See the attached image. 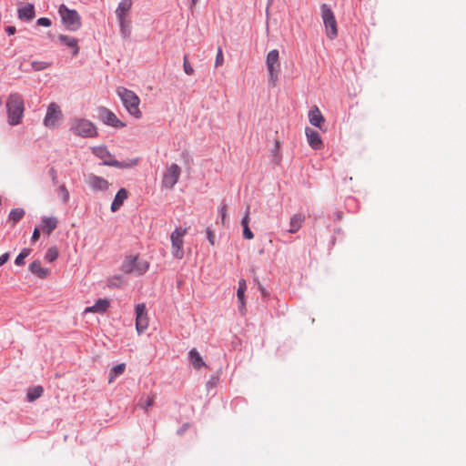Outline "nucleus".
I'll use <instances>...</instances> for the list:
<instances>
[{"label": "nucleus", "mask_w": 466, "mask_h": 466, "mask_svg": "<svg viewBox=\"0 0 466 466\" xmlns=\"http://www.w3.org/2000/svg\"><path fill=\"white\" fill-rule=\"evenodd\" d=\"M8 123L15 126L21 123L25 106L22 96L18 94H11L6 101Z\"/></svg>", "instance_id": "obj_1"}, {"label": "nucleus", "mask_w": 466, "mask_h": 466, "mask_svg": "<svg viewBox=\"0 0 466 466\" xmlns=\"http://www.w3.org/2000/svg\"><path fill=\"white\" fill-rule=\"evenodd\" d=\"M116 93L127 112L136 118H141L142 112L139 109L140 99L135 92L120 86L116 89Z\"/></svg>", "instance_id": "obj_2"}, {"label": "nucleus", "mask_w": 466, "mask_h": 466, "mask_svg": "<svg viewBox=\"0 0 466 466\" xmlns=\"http://www.w3.org/2000/svg\"><path fill=\"white\" fill-rule=\"evenodd\" d=\"M149 263L139 257V255L127 256L121 266V269L126 274H134L141 276L147 271Z\"/></svg>", "instance_id": "obj_3"}, {"label": "nucleus", "mask_w": 466, "mask_h": 466, "mask_svg": "<svg viewBox=\"0 0 466 466\" xmlns=\"http://www.w3.org/2000/svg\"><path fill=\"white\" fill-rule=\"evenodd\" d=\"M320 11L326 35L329 39L333 40L338 36V24L335 15L327 4L321 5Z\"/></svg>", "instance_id": "obj_4"}, {"label": "nucleus", "mask_w": 466, "mask_h": 466, "mask_svg": "<svg viewBox=\"0 0 466 466\" xmlns=\"http://www.w3.org/2000/svg\"><path fill=\"white\" fill-rule=\"evenodd\" d=\"M70 129L75 135L82 137H94L97 135L96 126L91 121L84 118L74 119Z\"/></svg>", "instance_id": "obj_5"}, {"label": "nucleus", "mask_w": 466, "mask_h": 466, "mask_svg": "<svg viewBox=\"0 0 466 466\" xmlns=\"http://www.w3.org/2000/svg\"><path fill=\"white\" fill-rule=\"evenodd\" d=\"M58 13L66 29L76 31L81 26V18L76 10H71L65 5H61Z\"/></svg>", "instance_id": "obj_6"}, {"label": "nucleus", "mask_w": 466, "mask_h": 466, "mask_svg": "<svg viewBox=\"0 0 466 466\" xmlns=\"http://www.w3.org/2000/svg\"><path fill=\"white\" fill-rule=\"evenodd\" d=\"M63 112L56 103H50L44 118V126L47 128H56L63 120Z\"/></svg>", "instance_id": "obj_7"}, {"label": "nucleus", "mask_w": 466, "mask_h": 466, "mask_svg": "<svg viewBox=\"0 0 466 466\" xmlns=\"http://www.w3.org/2000/svg\"><path fill=\"white\" fill-rule=\"evenodd\" d=\"M187 229L177 228L170 236L172 244V254L175 258L181 259L184 256L183 244Z\"/></svg>", "instance_id": "obj_8"}, {"label": "nucleus", "mask_w": 466, "mask_h": 466, "mask_svg": "<svg viewBox=\"0 0 466 466\" xmlns=\"http://www.w3.org/2000/svg\"><path fill=\"white\" fill-rule=\"evenodd\" d=\"M279 55L277 49L268 52L266 58V65L269 74V78L273 86H275L279 73Z\"/></svg>", "instance_id": "obj_9"}, {"label": "nucleus", "mask_w": 466, "mask_h": 466, "mask_svg": "<svg viewBox=\"0 0 466 466\" xmlns=\"http://www.w3.org/2000/svg\"><path fill=\"white\" fill-rule=\"evenodd\" d=\"M181 175V168L177 164H171L167 167L162 177V186L171 189L177 183Z\"/></svg>", "instance_id": "obj_10"}, {"label": "nucleus", "mask_w": 466, "mask_h": 466, "mask_svg": "<svg viewBox=\"0 0 466 466\" xmlns=\"http://www.w3.org/2000/svg\"><path fill=\"white\" fill-rule=\"evenodd\" d=\"M92 152L95 156L100 158L103 161V165L116 167H126L127 166L118 162L114 158V157L110 154L106 147H92Z\"/></svg>", "instance_id": "obj_11"}, {"label": "nucleus", "mask_w": 466, "mask_h": 466, "mask_svg": "<svg viewBox=\"0 0 466 466\" xmlns=\"http://www.w3.org/2000/svg\"><path fill=\"white\" fill-rule=\"evenodd\" d=\"M149 319L144 303L136 306V329L138 334H141L148 328Z\"/></svg>", "instance_id": "obj_12"}, {"label": "nucleus", "mask_w": 466, "mask_h": 466, "mask_svg": "<svg viewBox=\"0 0 466 466\" xmlns=\"http://www.w3.org/2000/svg\"><path fill=\"white\" fill-rule=\"evenodd\" d=\"M86 183L95 192L106 191L110 186V183L106 178L95 174L87 175L86 177Z\"/></svg>", "instance_id": "obj_13"}, {"label": "nucleus", "mask_w": 466, "mask_h": 466, "mask_svg": "<svg viewBox=\"0 0 466 466\" xmlns=\"http://www.w3.org/2000/svg\"><path fill=\"white\" fill-rule=\"evenodd\" d=\"M305 133H306L308 143L313 149L319 150L323 147L322 139L317 131H315L309 127H306Z\"/></svg>", "instance_id": "obj_14"}, {"label": "nucleus", "mask_w": 466, "mask_h": 466, "mask_svg": "<svg viewBox=\"0 0 466 466\" xmlns=\"http://www.w3.org/2000/svg\"><path fill=\"white\" fill-rule=\"evenodd\" d=\"M110 306V300L107 299H99L93 306L85 309L84 313H105Z\"/></svg>", "instance_id": "obj_15"}, {"label": "nucleus", "mask_w": 466, "mask_h": 466, "mask_svg": "<svg viewBox=\"0 0 466 466\" xmlns=\"http://www.w3.org/2000/svg\"><path fill=\"white\" fill-rule=\"evenodd\" d=\"M309 120L312 126H315L319 129L322 128L325 118L317 106H312L309 111Z\"/></svg>", "instance_id": "obj_16"}, {"label": "nucleus", "mask_w": 466, "mask_h": 466, "mask_svg": "<svg viewBox=\"0 0 466 466\" xmlns=\"http://www.w3.org/2000/svg\"><path fill=\"white\" fill-rule=\"evenodd\" d=\"M58 225V219L56 217L51 216V217H43L41 219V230L50 235L53 230H55L57 228Z\"/></svg>", "instance_id": "obj_17"}, {"label": "nucleus", "mask_w": 466, "mask_h": 466, "mask_svg": "<svg viewBox=\"0 0 466 466\" xmlns=\"http://www.w3.org/2000/svg\"><path fill=\"white\" fill-rule=\"evenodd\" d=\"M58 40L61 42V44H63L72 49L73 56L78 55L79 46H78V41L76 38H75L73 36L60 35H58Z\"/></svg>", "instance_id": "obj_18"}, {"label": "nucleus", "mask_w": 466, "mask_h": 466, "mask_svg": "<svg viewBox=\"0 0 466 466\" xmlns=\"http://www.w3.org/2000/svg\"><path fill=\"white\" fill-rule=\"evenodd\" d=\"M30 271L40 279H46L49 276L50 270L44 268L39 260L33 261L29 266Z\"/></svg>", "instance_id": "obj_19"}, {"label": "nucleus", "mask_w": 466, "mask_h": 466, "mask_svg": "<svg viewBox=\"0 0 466 466\" xmlns=\"http://www.w3.org/2000/svg\"><path fill=\"white\" fill-rule=\"evenodd\" d=\"M128 193L126 188H120L117 193L115 196V198L111 204V211L116 212L117 211L121 206L123 205L124 201L127 198Z\"/></svg>", "instance_id": "obj_20"}, {"label": "nucleus", "mask_w": 466, "mask_h": 466, "mask_svg": "<svg viewBox=\"0 0 466 466\" xmlns=\"http://www.w3.org/2000/svg\"><path fill=\"white\" fill-rule=\"evenodd\" d=\"M132 0H121L116 10V15L117 16L118 21H122L124 17L127 16L132 7Z\"/></svg>", "instance_id": "obj_21"}, {"label": "nucleus", "mask_w": 466, "mask_h": 466, "mask_svg": "<svg viewBox=\"0 0 466 466\" xmlns=\"http://www.w3.org/2000/svg\"><path fill=\"white\" fill-rule=\"evenodd\" d=\"M305 221V215L302 213L294 214L289 220V233H296L299 230Z\"/></svg>", "instance_id": "obj_22"}, {"label": "nucleus", "mask_w": 466, "mask_h": 466, "mask_svg": "<svg viewBox=\"0 0 466 466\" xmlns=\"http://www.w3.org/2000/svg\"><path fill=\"white\" fill-rule=\"evenodd\" d=\"M100 116L103 121L107 125L117 127L120 123L116 116L107 109L101 110Z\"/></svg>", "instance_id": "obj_23"}, {"label": "nucleus", "mask_w": 466, "mask_h": 466, "mask_svg": "<svg viewBox=\"0 0 466 466\" xmlns=\"http://www.w3.org/2000/svg\"><path fill=\"white\" fill-rule=\"evenodd\" d=\"M18 17L22 20L30 21L35 17V8L31 4H27L25 6L18 10Z\"/></svg>", "instance_id": "obj_24"}, {"label": "nucleus", "mask_w": 466, "mask_h": 466, "mask_svg": "<svg viewBox=\"0 0 466 466\" xmlns=\"http://www.w3.org/2000/svg\"><path fill=\"white\" fill-rule=\"evenodd\" d=\"M25 214V211L22 208H13L8 214L7 221L14 226L24 218Z\"/></svg>", "instance_id": "obj_25"}, {"label": "nucleus", "mask_w": 466, "mask_h": 466, "mask_svg": "<svg viewBox=\"0 0 466 466\" xmlns=\"http://www.w3.org/2000/svg\"><path fill=\"white\" fill-rule=\"evenodd\" d=\"M188 358L196 370H199L200 368L205 366V362L197 350H191L188 353Z\"/></svg>", "instance_id": "obj_26"}, {"label": "nucleus", "mask_w": 466, "mask_h": 466, "mask_svg": "<svg viewBox=\"0 0 466 466\" xmlns=\"http://www.w3.org/2000/svg\"><path fill=\"white\" fill-rule=\"evenodd\" d=\"M246 289H247V284H246L245 279H240L238 281V291H237V296H238V299L240 303V306H239L240 310L245 309L244 293H245Z\"/></svg>", "instance_id": "obj_27"}, {"label": "nucleus", "mask_w": 466, "mask_h": 466, "mask_svg": "<svg viewBox=\"0 0 466 466\" xmlns=\"http://www.w3.org/2000/svg\"><path fill=\"white\" fill-rule=\"evenodd\" d=\"M44 392V389L42 386H35L28 390L26 394V399L28 401L32 402L36 399L40 398Z\"/></svg>", "instance_id": "obj_28"}, {"label": "nucleus", "mask_w": 466, "mask_h": 466, "mask_svg": "<svg viewBox=\"0 0 466 466\" xmlns=\"http://www.w3.org/2000/svg\"><path fill=\"white\" fill-rule=\"evenodd\" d=\"M125 369L126 365L124 363L115 366L110 371L108 382L112 383L116 377L122 375L125 371Z\"/></svg>", "instance_id": "obj_29"}, {"label": "nucleus", "mask_w": 466, "mask_h": 466, "mask_svg": "<svg viewBox=\"0 0 466 466\" xmlns=\"http://www.w3.org/2000/svg\"><path fill=\"white\" fill-rule=\"evenodd\" d=\"M154 395H147L146 398H141L138 406L147 411V409L154 404Z\"/></svg>", "instance_id": "obj_30"}, {"label": "nucleus", "mask_w": 466, "mask_h": 466, "mask_svg": "<svg viewBox=\"0 0 466 466\" xmlns=\"http://www.w3.org/2000/svg\"><path fill=\"white\" fill-rule=\"evenodd\" d=\"M57 194L61 198L62 202L66 204L69 201V191L65 185H60L57 189Z\"/></svg>", "instance_id": "obj_31"}, {"label": "nucleus", "mask_w": 466, "mask_h": 466, "mask_svg": "<svg viewBox=\"0 0 466 466\" xmlns=\"http://www.w3.org/2000/svg\"><path fill=\"white\" fill-rule=\"evenodd\" d=\"M58 249L56 247H51L46 250L45 259L48 262H54L58 258Z\"/></svg>", "instance_id": "obj_32"}, {"label": "nucleus", "mask_w": 466, "mask_h": 466, "mask_svg": "<svg viewBox=\"0 0 466 466\" xmlns=\"http://www.w3.org/2000/svg\"><path fill=\"white\" fill-rule=\"evenodd\" d=\"M30 252H31V250L29 248L22 249L20 254L16 257L15 263L17 266H23L25 264V258L29 256Z\"/></svg>", "instance_id": "obj_33"}, {"label": "nucleus", "mask_w": 466, "mask_h": 466, "mask_svg": "<svg viewBox=\"0 0 466 466\" xmlns=\"http://www.w3.org/2000/svg\"><path fill=\"white\" fill-rule=\"evenodd\" d=\"M122 283H123L122 277L117 276V275L109 278L107 280V285L110 288H118L121 286Z\"/></svg>", "instance_id": "obj_34"}, {"label": "nucleus", "mask_w": 466, "mask_h": 466, "mask_svg": "<svg viewBox=\"0 0 466 466\" xmlns=\"http://www.w3.org/2000/svg\"><path fill=\"white\" fill-rule=\"evenodd\" d=\"M183 67H184L185 73L188 76H192L195 72L193 66L188 62L187 55L184 56V59H183Z\"/></svg>", "instance_id": "obj_35"}, {"label": "nucleus", "mask_w": 466, "mask_h": 466, "mask_svg": "<svg viewBox=\"0 0 466 466\" xmlns=\"http://www.w3.org/2000/svg\"><path fill=\"white\" fill-rule=\"evenodd\" d=\"M250 221V205H248L246 208L245 215L241 220L242 227L248 226Z\"/></svg>", "instance_id": "obj_36"}, {"label": "nucleus", "mask_w": 466, "mask_h": 466, "mask_svg": "<svg viewBox=\"0 0 466 466\" xmlns=\"http://www.w3.org/2000/svg\"><path fill=\"white\" fill-rule=\"evenodd\" d=\"M223 63H224V56H223L222 50L219 47L218 49V53H217V56H216L215 66L216 67L221 66L223 65Z\"/></svg>", "instance_id": "obj_37"}, {"label": "nucleus", "mask_w": 466, "mask_h": 466, "mask_svg": "<svg viewBox=\"0 0 466 466\" xmlns=\"http://www.w3.org/2000/svg\"><path fill=\"white\" fill-rule=\"evenodd\" d=\"M129 24L130 22L127 20V17H124L122 21H119V25L123 34L127 35L129 33Z\"/></svg>", "instance_id": "obj_38"}, {"label": "nucleus", "mask_w": 466, "mask_h": 466, "mask_svg": "<svg viewBox=\"0 0 466 466\" xmlns=\"http://www.w3.org/2000/svg\"><path fill=\"white\" fill-rule=\"evenodd\" d=\"M243 238L245 239H252L254 238V234L252 233V231L250 230L249 228V226H244L243 227Z\"/></svg>", "instance_id": "obj_39"}, {"label": "nucleus", "mask_w": 466, "mask_h": 466, "mask_svg": "<svg viewBox=\"0 0 466 466\" xmlns=\"http://www.w3.org/2000/svg\"><path fill=\"white\" fill-rule=\"evenodd\" d=\"M206 234L209 243L213 246L215 244V233L210 228H208Z\"/></svg>", "instance_id": "obj_40"}, {"label": "nucleus", "mask_w": 466, "mask_h": 466, "mask_svg": "<svg viewBox=\"0 0 466 466\" xmlns=\"http://www.w3.org/2000/svg\"><path fill=\"white\" fill-rule=\"evenodd\" d=\"M36 23H37L38 25L46 26V27H48V26L51 25V20L49 18H46V17L39 18Z\"/></svg>", "instance_id": "obj_41"}, {"label": "nucleus", "mask_w": 466, "mask_h": 466, "mask_svg": "<svg viewBox=\"0 0 466 466\" xmlns=\"http://www.w3.org/2000/svg\"><path fill=\"white\" fill-rule=\"evenodd\" d=\"M219 214H220V217H221V222L223 225L226 224V218H227V207L225 205H223L220 208H219Z\"/></svg>", "instance_id": "obj_42"}, {"label": "nucleus", "mask_w": 466, "mask_h": 466, "mask_svg": "<svg viewBox=\"0 0 466 466\" xmlns=\"http://www.w3.org/2000/svg\"><path fill=\"white\" fill-rule=\"evenodd\" d=\"M40 230H41V228H35L33 231V235H32V241L33 242H35L39 239L40 238Z\"/></svg>", "instance_id": "obj_43"}, {"label": "nucleus", "mask_w": 466, "mask_h": 466, "mask_svg": "<svg viewBox=\"0 0 466 466\" xmlns=\"http://www.w3.org/2000/svg\"><path fill=\"white\" fill-rule=\"evenodd\" d=\"M9 259V253H4L0 256V267L3 266L5 263L7 262Z\"/></svg>", "instance_id": "obj_44"}, {"label": "nucleus", "mask_w": 466, "mask_h": 466, "mask_svg": "<svg viewBox=\"0 0 466 466\" xmlns=\"http://www.w3.org/2000/svg\"><path fill=\"white\" fill-rule=\"evenodd\" d=\"M49 175L51 176L53 182L56 184L57 182L56 170L55 168H51L49 170Z\"/></svg>", "instance_id": "obj_45"}, {"label": "nucleus", "mask_w": 466, "mask_h": 466, "mask_svg": "<svg viewBox=\"0 0 466 466\" xmlns=\"http://www.w3.org/2000/svg\"><path fill=\"white\" fill-rule=\"evenodd\" d=\"M5 31L9 35H12L15 33L16 29L15 26H7Z\"/></svg>", "instance_id": "obj_46"}, {"label": "nucleus", "mask_w": 466, "mask_h": 466, "mask_svg": "<svg viewBox=\"0 0 466 466\" xmlns=\"http://www.w3.org/2000/svg\"><path fill=\"white\" fill-rule=\"evenodd\" d=\"M199 0H191L192 5H195Z\"/></svg>", "instance_id": "obj_47"}]
</instances>
